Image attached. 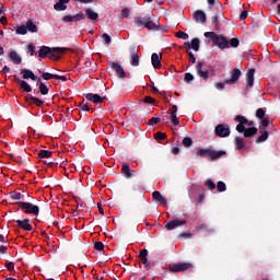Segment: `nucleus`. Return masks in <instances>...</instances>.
I'll return each mask as SVG.
<instances>
[{"label": "nucleus", "mask_w": 280, "mask_h": 280, "mask_svg": "<svg viewBox=\"0 0 280 280\" xmlns=\"http://www.w3.org/2000/svg\"><path fill=\"white\" fill-rule=\"evenodd\" d=\"M234 143H235L237 150H243V148L245 145L244 144V139L237 138V137L234 139Z\"/></svg>", "instance_id": "nucleus-33"}, {"label": "nucleus", "mask_w": 280, "mask_h": 280, "mask_svg": "<svg viewBox=\"0 0 280 280\" xmlns=\"http://www.w3.org/2000/svg\"><path fill=\"white\" fill-rule=\"evenodd\" d=\"M121 172L122 174H125L127 178H132V170H130V166H128V164L126 163L122 164Z\"/></svg>", "instance_id": "nucleus-28"}, {"label": "nucleus", "mask_w": 280, "mask_h": 280, "mask_svg": "<svg viewBox=\"0 0 280 280\" xmlns=\"http://www.w3.org/2000/svg\"><path fill=\"white\" fill-rule=\"evenodd\" d=\"M85 97L86 100H89V102H93L94 104H102V102L106 100V97H102L98 94H93V93L86 94Z\"/></svg>", "instance_id": "nucleus-15"}, {"label": "nucleus", "mask_w": 280, "mask_h": 280, "mask_svg": "<svg viewBox=\"0 0 280 280\" xmlns=\"http://www.w3.org/2000/svg\"><path fill=\"white\" fill-rule=\"evenodd\" d=\"M61 21L63 23H75L74 15H65Z\"/></svg>", "instance_id": "nucleus-40"}, {"label": "nucleus", "mask_w": 280, "mask_h": 280, "mask_svg": "<svg viewBox=\"0 0 280 280\" xmlns=\"http://www.w3.org/2000/svg\"><path fill=\"white\" fill-rule=\"evenodd\" d=\"M184 81H185V82H191V81H194V74L187 72V73L185 74Z\"/></svg>", "instance_id": "nucleus-52"}, {"label": "nucleus", "mask_w": 280, "mask_h": 280, "mask_svg": "<svg viewBox=\"0 0 280 280\" xmlns=\"http://www.w3.org/2000/svg\"><path fill=\"white\" fill-rule=\"evenodd\" d=\"M187 52L189 57V62H191L192 65H196V56H194V52L191 51H187Z\"/></svg>", "instance_id": "nucleus-54"}, {"label": "nucleus", "mask_w": 280, "mask_h": 280, "mask_svg": "<svg viewBox=\"0 0 280 280\" xmlns=\"http://www.w3.org/2000/svg\"><path fill=\"white\" fill-rule=\"evenodd\" d=\"M176 113H178V107L176 105H173L171 107V112H170V115H176Z\"/></svg>", "instance_id": "nucleus-58"}, {"label": "nucleus", "mask_w": 280, "mask_h": 280, "mask_svg": "<svg viewBox=\"0 0 280 280\" xmlns=\"http://www.w3.org/2000/svg\"><path fill=\"white\" fill-rule=\"evenodd\" d=\"M74 16V23H78V21H84V19H86V15L82 12H79L77 15Z\"/></svg>", "instance_id": "nucleus-41"}, {"label": "nucleus", "mask_w": 280, "mask_h": 280, "mask_svg": "<svg viewBox=\"0 0 280 280\" xmlns=\"http://www.w3.org/2000/svg\"><path fill=\"white\" fill-rule=\"evenodd\" d=\"M139 258L142 260V261H148V249H142L139 254Z\"/></svg>", "instance_id": "nucleus-42"}, {"label": "nucleus", "mask_w": 280, "mask_h": 280, "mask_svg": "<svg viewBox=\"0 0 280 280\" xmlns=\"http://www.w3.org/2000/svg\"><path fill=\"white\" fill-rule=\"evenodd\" d=\"M194 143V140H191V138L186 137L183 139V145L185 148H191V144Z\"/></svg>", "instance_id": "nucleus-38"}, {"label": "nucleus", "mask_w": 280, "mask_h": 280, "mask_svg": "<svg viewBox=\"0 0 280 280\" xmlns=\"http://www.w3.org/2000/svg\"><path fill=\"white\" fill-rule=\"evenodd\" d=\"M16 224L19 229H23V231H32V224H30V219L16 220Z\"/></svg>", "instance_id": "nucleus-16"}, {"label": "nucleus", "mask_w": 280, "mask_h": 280, "mask_svg": "<svg viewBox=\"0 0 280 280\" xmlns=\"http://www.w3.org/2000/svg\"><path fill=\"white\" fill-rule=\"evenodd\" d=\"M133 25L135 27H140L141 30H156L159 25L152 21V18L150 15L145 16H135L133 18Z\"/></svg>", "instance_id": "nucleus-3"}, {"label": "nucleus", "mask_w": 280, "mask_h": 280, "mask_svg": "<svg viewBox=\"0 0 280 280\" xmlns=\"http://www.w3.org/2000/svg\"><path fill=\"white\" fill-rule=\"evenodd\" d=\"M224 154H226L225 151H213V150H210L208 159H210V161H218V159H221V156H224Z\"/></svg>", "instance_id": "nucleus-19"}, {"label": "nucleus", "mask_w": 280, "mask_h": 280, "mask_svg": "<svg viewBox=\"0 0 280 280\" xmlns=\"http://www.w3.org/2000/svg\"><path fill=\"white\" fill-rule=\"evenodd\" d=\"M269 133L268 131L261 129L260 136L256 138V143H264V141H268Z\"/></svg>", "instance_id": "nucleus-25"}, {"label": "nucleus", "mask_w": 280, "mask_h": 280, "mask_svg": "<svg viewBox=\"0 0 280 280\" xmlns=\"http://www.w3.org/2000/svg\"><path fill=\"white\" fill-rule=\"evenodd\" d=\"M210 152H211V149H199L197 151V156L207 159V158H209Z\"/></svg>", "instance_id": "nucleus-30"}, {"label": "nucleus", "mask_w": 280, "mask_h": 280, "mask_svg": "<svg viewBox=\"0 0 280 280\" xmlns=\"http://www.w3.org/2000/svg\"><path fill=\"white\" fill-rule=\"evenodd\" d=\"M187 224V220L183 219H175L173 221H170L165 224V229L167 231H174V229H179V226H185Z\"/></svg>", "instance_id": "nucleus-7"}, {"label": "nucleus", "mask_w": 280, "mask_h": 280, "mask_svg": "<svg viewBox=\"0 0 280 280\" xmlns=\"http://www.w3.org/2000/svg\"><path fill=\"white\" fill-rule=\"evenodd\" d=\"M159 121H161V119H159V117H153L149 120L148 125L149 126H156V124H159Z\"/></svg>", "instance_id": "nucleus-49"}, {"label": "nucleus", "mask_w": 280, "mask_h": 280, "mask_svg": "<svg viewBox=\"0 0 280 280\" xmlns=\"http://www.w3.org/2000/svg\"><path fill=\"white\" fill-rule=\"evenodd\" d=\"M151 62L154 69H161V56L159 54L153 52L151 56Z\"/></svg>", "instance_id": "nucleus-21"}, {"label": "nucleus", "mask_w": 280, "mask_h": 280, "mask_svg": "<svg viewBox=\"0 0 280 280\" xmlns=\"http://www.w3.org/2000/svg\"><path fill=\"white\" fill-rule=\"evenodd\" d=\"M67 51V48H50V54H48V58L51 60H59L60 55Z\"/></svg>", "instance_id": "nucleus-13"}, {"label": "nucleus", "mask_w": 280, "mask_h": 280, "mask_svg": "<svg viewBox=\"0 0 280 280\" xmlns=\"http://www.w3.org/2000/svg\"><path fill=\"white\" fill-rule=\"evenodd\" d=\"M54 9L57 11V12H65V10H67V4H63V2H61L59 0V2H57L55 5H54Z\"/></svg>", "instance_id": "nucleus-32"}, {"label": "nucleus", "mask_w": 280, "mask_h": 280, "mask_svg": "<svg viewBox=\"0 0 280 280\" xmlns=\"http://www.w3.org/2000/svg\"><path fill=\"white\" fill-rule=\"evenodd\" d=\"M80 108H81V110H83L84 113H89V105L82 104V105H80Z\"/></svg>", "instance_id": "nucleus-61"}, {"label": "nucleus", "mask_w": 280, "mask_h": 280, "mask_svg": "<svg viewBox=\"0 0 280 280\" xmlns=\"http://www.w3.org/2000/svg\"><path fill=\"white\" fill-rule=\"evenodd\" d=\"M229 47H240V39H237V38H232V39L229 42Z\"/></svg>", "instance_id": "nucleus-45"}, {"label": "nucleus", "mask_w": 280, "mask_h": 280, "mask_svg": "<svg viewBox=\"0 0 280 280\" xmlns=\"http://www.w3.org/2000/svg\"><path fill=\"white\" fill-rule=\"evenodd\" d=\"M12 200H21V192H13L11 195Z\"/></svg>", "instance_id": "nucleus-57"}, {"label": "nucleus", "mask_w": 280, "mask_h": 280, "mask_svg": "<svg viewBox=\"0 0 280 280\" xmlns=\"http://www.w3.org/2000/svg\"><path fill=\"white\" fill-rule=\"evenodd\" d=\"M102 38H103L105 45H110V43H112V40H113V39L109 37V35L106 34V33L102 35Z\"/></svg>", "instance_id": "nucleus-48"}, {"label": "nucleus", "mask_w": 280, "mask_h": 280, "mask_svg": "<svg viewBox=\"0 0 280 280\" xmlns=\"http://www.w3.org/2000/svg\"><path fill=\"white\" fill-rule=\"evenodd\" d=\"M180 152V148H178V147H174L173 149H172V153L173 154H178Z\"/></svg>", "instance_id": "nucleus-64"}, {"label": "nucleus", "mask_w": 280, "mask_h": 280, "mask_svg": "<svg viewBox=\"0 0 280 280\" xmlns=\"http://www.w3.org/2000/svg\"><path fill=\"white\" fill-rule=\"evenodd\" d=\"M171 121L174 126H180V120L176 114H171Z\"/></svg>", "instance_id": "nucleus-39"}, {"label": "nucleus", "mask_w": 280, "mask_h": 280, "mask_svg": "<svg viewBox=\"0 0 280 280\" xmlns=\"http://www.w3.org/2000/svg\"><path fill=\"white\" fill-rule=\"evenodd\" d=\"M121 16H124V19H128V16H130V10L127 8L122 9Z\"/></svg>", "instance_id": "nucleus-53"}, {"label": "nucleus", "mask_w": 280, "mask_h": 280, "mask_svg": "<svg viewBox=\"0 0 280 280\" xmlns=\"http://www.w3.org/2000/svg\"><path fill=\"white\" fill-rule=\"evenodd\" d=\"M246 82L247 86H253V84H255V69H250L247 71Z\"/></svg>", "instance_id": "nucleus-22"}, {"label": "nucleus", "mask_w": 280, "mask_h": 280, "mask_svg": "<svg viewBox=\"0 0 280 280\" xmlns=\"http://www.w3.org/2000/svg\"><path fill=\"white\" fill-rule=\"evenodd\" d=\"M144 104H154V98H152L151 96H145L143 98Z\"/></svg>", "instance_id": "nucleus-56"}, {"label": "nucleus", "mask_w": 280, "mask_h": 280, "mask_svg": "<svg viewBox=\"0 0 280 280\" xmlns=\"http://www.w3.org/2000/svg\"><path fill=\"white\" fill-rule=\"evenodd\" d=\"M26 102H28V104H35V106H43V104H45V101L35 96H28Z\"/></svg>", "instance_id": "nucleus-24"}, {"label": "nucleus", "mask_w": 280, "mask_h": 280, "mask_svg": "<svg viewBox=\"0 0 280 280\" xmlns=\"http://www.w3.org/2000/svg\"><path fill=\"white\" fill-rule=\"evenodd\" d=\"M140 58L137 52H132L130 57V65L131 67H139Z\"/></svg>", "instance_id": "nucleus-27"}, {"label": "nucleus", "mask_w": 280, "mask_h": 280, "mask_svg": "<svg viewBox=\"0 0 280 280\" xmlns=\"http://www.w3.org/2000/svg\"><path fill=\"white\" fill-rule=\"evenodd\" d=\"M112 69L114 71H116L117 75H119V78H126V71H124V67H121V65L114 62L112 63Z\"/></svg>", "instance_id": "nucleus-17"}, {"label": "nucleus", "mask_w": 280, "mask_h": 280, "mask_svg": "<svg viewBox=\"0 0 280 280\" xmlns=\"http://www.w3.org/2000/svg\"><path fill=\"white\" fill-rule=\"evenodd\" d=\"M175 36L177 38H180L182 40H187L189 38V35L187 33H185V32H182V31L177 32L175 34Z\"/></svg>", "instance_id": "nucleus-35"}, {"label": "nucleus", "mask_w": 280, "mask_h": 280, "mask_svg": "<svg viewBox=\"0 0 280 280\" xmlns=\"http://www.w3.org/2000/svg\"><path fill=\"white\" fill-rule=\"evenodd\" d=\"M20 209H23L24 213H32L33 215H38L40 208L34 203L20 202Z\"/></svg>", "instance_id": "nucleus-5"}, {"label": "nucleus", "mask_w": 280, "mask_h": 280, "mask_svg": "<svg viewBox=\"0 0 280 280\" xmlns=\"http://www.w3.org/2000/svg\"><path fill=\"white\" fill-rule=\"evenodd\" d=\"M265 116L266 112L264 110V108H258L256 112V117H258V119H264Z\"/></svg>", "instance_id": "nucleus-46"}, {"label": "nucleus", "mask_w": 280, "mask_h": 280, "mask_svg": "<svg viewBox=\"0 0 280 280\" xmlns=\"http://www.w3.org/2000/svg\"><path fill=\"white\" fill-rule=\"evenodd\" d=\"M32 32V33H36L38 32V27L36 26V24H34V22L32 21H27L26 22V32Z\"/></svg>", "instance_id": "nucleus-29"}, {"label": "nucleus", "mask_w": 280, "mask_h": 280, "mask_svg": "<svg viewBox=\"0 0 280 280\" xmlns=\"http://www.w3.org/2000/svg\"><path fill=\"white\" fill-rule=\"evenodd\" d=\"M94 248H95V250H104V243H102V242H96V243L94 244Z\"/></svg>", "instance_id": "nucleus-51"}, {"label": "nucleus", "mask_w": 280, "mask_h": 280, "mask_svg": "<svg viewBox=\"0 0 280 280\" xmlns=\"http://www.w3.org/2000/svg\"><path fill=\"white\" fill-rule=\"evenodd\" d=\"M8 56L13 65H21L23 62V58H21V55L16 50H10Z\"/></svg>", "instance_id": "nucleus-14"}, {"label": "nucleus", "mask_w": 280, "mask_h": 280, "mask_svg": "<svg viewBox=\"0 0 280 280\" xmlns=\"http://www.w3.org/2000/svg\"><path fill=\"white\" fill-rule=\"evenodd\" d=\"M36 48L33 46V44H30L26 48V52L30 54L31 56H34V51Z\"/></svg>", "instance_id": "nucleus-50"}, {"label": "nucleus", "mask_w": 280, "mask_h": 280, "mask_svg": "<svg viewBox=\"0 0 280 280\" xmlns=\"http://www.w3.org/2000/svg\"><path fill=\"white\" fill-rule=\"evenodd\" d=\"M51 151L49 150H42L38 152V158L39 159H51Z\"/></svg>", "instance_id": "nucleus-31"}, {"label": "nucleus", "mask_w": 280, "mask_h": 280, "mask_svg": "<svg viewBox=\"0 0 280 280\" xmlns=\"http://www.w3.org/2000/svg\"><path fill=\"white\" fill-rule=\"evenodd\" d=\"M154 139L158 141H163V139H167V135L165 132L159 131L154 135Z\"/></svg>", "instance_id": "nucleus-36"}, {"label": "nucleus", "mask_w": 280, "mask_h": 280, "mask_svg": "<svg viewBox=\"0 0 280 280\" xmlns=\"http://www.w3.org/2000/svg\"><path fill=\"white\" fill-rule=\"evenodd\" d=\"M206 187H208V189H210V190H213V189H215V183H213V180H211V179H207Z\"/></svg>", "instance_id": "nucleus-47"}, {"label": "nucleus", "mask_w": 280, "mask_h": 280, "mask_svg": "<svg viewBox=\"0 0 280 280\" xmlns=\"http://www.w3.org/2000/svg\"><path fill=\"white\" fill-rule=\"evenodd\" d=\"M15 32H16V34L25 35V34H27V26L26 25L18 26Z\"/></svg>", "instance_id": "nucleus-37"}, {"label": "nucleus", "mask_w": 280, "mask_h": 280, "mask_svg": "<svg viewBox=\"0 0 280 280\" xmlns=\"http://www.w3.org/2000/svg\"><path fill=\"white\" fill-rule=\"evenodd\" d=\"M192 19L196 23H207V13L202 10H197L194 12Z\"/></svg>", "instance_id": "nucleus-12"}, {"label": "nucleus", "mask_w": 280, "mask_h": 280, "mask_svg": "<svg viewBox=\"0 0 280 280\" xmlns=\"http://www.w3.org/2000/svg\"><path fill=\"white\" fill-rule=\"evenodd\" d=\"M203 36L210 38L219 49H229V39L223 35H219L215 32H206Z\"/></svg>", "instance_id": "nucleus-2"}, {"label": "nucleus", "mask_w": 280, "mask_h": 280, "mask_svg": "<svg viewBox=\"0 0 280 280\" xmlns=\"http://www.w3.org/2000/svg\"><path fill=\"white\" fill-rule=\"evenodd\" d=\"M5 268H8V270H14V262H7Z\"/></svg>", "instance_id": "nucleus-60"}, {"label": "nucleus", "mask_w": 280, "mask_h": 280, "mask_svg": "<svg viewBox=\"0 0 280 280\" xmlns=\"http://www.w3.org/2000/svg\"><path fill=\"white\" fill-rule=\"evenodd\" d=\"M241 77H242V70L234 69L231 72V78L226 79L224 81V84H235V82H237V80H240Z\"/></svg>", "instance_id": "nucleus-8"}, {"label": "nucleus", "mask_w": 280, "mask_h": 280, "mask_svg": "<svg viewBox=\"0 0 280 280\" xmlns=\"http://www.w3.org/2000/svg\"><path fill=\"white\" fill-rule=\"evenodd\" d=\"M261 126L262 128H268V126H270V120L268 118H261Z\"/></svg>", "instance_id": "nucleus-55"}, {"label": "nucleus", "mask_w": 280, "mask_h": 280, "mask_svg": "<svg viewBox=\"0 0 280 280\" xmlns=\"http://www.w3.org/2000/svg\"><path fill=\"white\" fill-rule=\"evenodd\" d=\"M196 71L199 78H202L203 80H209V70L202 67V62H197Z\"/></svg>", "instance_id": "nucleus-11"}, {"label": "nucleus", "mask_w": 280, "mask_h": 280, "mask_svg": "<svg viewBox=\"0 0 280 280\" xmlns=\"http://www.w3.org/2000/svg\"><path fill=\"white\" fill-rule=\"evenodd\" d=\"M185 47L187 49V51H189V49H192L194 51H200V39L199 38H192L191 42H186Z\"/></svg>", "instance_id": "nucleus-9"}, {"label": "nucleus", "mask_w": 280, "mask_h": 280, "mask_svg": "<svg viewBox=\"0 0 280 280\" xmlns=\"http://www.w3.org/2000/svg\"><path fill=\"white\" fill-rule=\"evenodd\" d=\"M51 54V48L47 46H42L38 50L39 58H47Z\"/></svg>", "instance_id": "nucleus-23"}, {"label": "nucleus", "mask_w": 280, "mask_h": 280, "mask_svg": "<svg viewBox=\"0 0 280 280\" xmlns=\"http://www.w3.org/2000/svg\"><path fill=\"white\" fill-rule=\"evenodd\" d=\"M152 196L153 200H155V202H158L159 205H164V207L167 206V200L159 191H153Z\"/></svg>", "instance_id": "nucleus-18"}, {"label": "nucleus", "mask_w": 280, "mask_h": 280, "mask_svg": "<svg viewBox=\"0 0 280 280\" xmlns=\"http://www.w3.org/2000/svg\"><path fill=\"white\" fill-rule=\"evenodd\" d=\"M217 189L220 192L226 191V184H224V182H219L218 185H217Z\"/></svg>", "instance_id": "nucleus-44"}, {"label": "nucleus", "mask_w": 280, "mask_h": 280, "mask_svg": "<svg viewBox=\"0 0 280 280\" xmlns=\"http://www.w3.org/2000/svg\"><path fill=\"white\" fill-rule=\"evenodd\" d=\"M194 264L191 262H175L168 266L170 272H186V270H191Z\"/></svg>", "instance_id": "nucleus-4"}, {"label": "nucleus", "mask_w": 280, "mask_h": 280, "mask_svg": "<svg viewBox=\"0 0 280 280\" xmlns=\"http://www.w3.org/2000/svg\"><path fill=\"white\" fill-rule=\"evenodd\" d=\"M43 80H56V74L49 73V72H45L42 75Z\"/></svg>", "instance_id": "nucleus-43"}, {"label": "nucleus", "mask_w": 280, "mask_h": 280, "mask_svg": "<svg viewBox=\"0 0 280 280\" xmlns=\"http://www.w3.org/2000/svg\"><path fill=\"white\" fill-rule=\"evenodd\" d=\"M247 16H248V12L243 11V12L241 13L240 19H241V21H246Z\"/></svg>", "instance_id": "nucleus-59"}, {"label": "nucleus", "mask_w": 280, "mask_h": 280, "mask_svg": "<svg viewBox=\"0 0 280 280\" xmlns=\"http://www.w3.org/2000/svg\"><path fill=\"white\" fill-rule=\"evenodd\" d=\"M214 132L217 137H229L231 135V127H229V125L221 124L215 127Z\"/></svg>", "instance_id": "nucleus-6"}, {"label": "nucleus", "mask_w": 280, "mask_h": 280, "mask_svg": "<svg viewBox=\"0 0 280 280\" xmlns=\"http://www.w3.org/2000/svg\"><path fill=\"white\" fill-rule=\"evenodd\" d=\"M85 16L90 19V21H97V19H100V14L91 8L85 9Z\"/></svg>", "instance_id": "nucleus-20"}, {"label": "nucleus", "mask_w": 280, "mask_h": 280, "mask_svg": "<svg viewBox=\"0 0 280 280\" xmlns=\"http://www.w3.org/2000/svg\"><path fill=\"white\" fill-rule=\"evenodd\" d=\"M218 15H214L213 18H212V25H215V27H218Z\"/></svg>", "instance_id": "nucleus-63"}, {"label": "nucleus", "mask_w": 280, "mask_h": 280, "mask_svg": "<svg viewBox=\"0 0 280 280\" xmlns=\"http://www.w3.org/2000/svg\"><path fill=\"white\" fill-rule=\"evenodd\" d=\"M21 74L24 80H33L34 82H40V78H37L36 74H34V72L30 69H22Z\"/></svg>", "instance_id": "nucleus-10"}, {"label": "nucleus", "mask_w": 280, "mask_h": 280, "mask_svg": "<svg viewBox=\"0 0 280 280\" xmlns=\"http://www.w3.org/2000/svg\"><path fill=\"white\" fill-rule=\"evenodd\" d=\"M38 89L42 95H47V93H49V88H47L45 83H39Z\"/></svg>", "instance_id": "nucleus-34"}, {"label": "nucleus", "mask_w": 280, "mask_h": 280, "mask_svg": "<svg viewBox=\"0 0 280 280\" xmlns=\"http://www.w3.org/2000/svg\"><path fill=\"white\" fill-rule=\"evenodd\" d=\"M234 121H237L238 125L236 126L237 132H244V137H255L257 135V128L255 127H249L246 129V126H253V121H248L246 117L244 116H236L234 118Z\"/></svg>", "instance_id": "nucleus-1"}, {"label": "nucleus", "mask_w": 280, "mask_h": 280, "mask_svg": "<svg viewBox=\"0 0 280 280\" xmlns=\"http://www.w3.org/2000/svg\"><path fill=\"white\" fill-rule=\"evenodd\" d=\"M215 89H218L219 91H222V89H224V83L222 82L217 83Z\"/></svg>", "instance_id": "nucleus-62"}, {"label": "nucleus", "mask_w": 280, "mask_h": 280, "mask_svg": "<svg viewBox=\"0 0 280 280\" xmlns=\"http://www.w3.org/2000/svg\"><path fill=\"white\" fill-rule=\"evenodd\" d=\"M18 82H20V86L25 91V93H32V85L30 83L21 79H18Z\"/></svg>", "instance_id": "nucleus-26"}]
</instances>
